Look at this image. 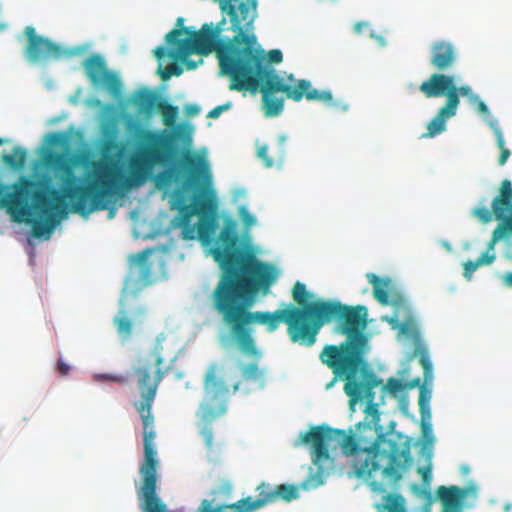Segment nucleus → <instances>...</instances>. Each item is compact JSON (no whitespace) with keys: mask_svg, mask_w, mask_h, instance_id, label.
Segmentation results:
<instances>
[{"mask_svg":"<svg viewBox=\"0 0 512 512\" xmlns=\"http://www.w3.org/2000/svg\"><path fill=\"white\" fill-rule=\"evenodd\" d=\"M181 73L182 68L176 63H171L166 66L164 70L160 71L161 78L164 81L170 79L172 76H179Z\"/></svg>","mask_w":512,"mask_h":512,"instance_id":"nucleus-35","label":"nucleus"},{"mask_svg":"<svg viewBox=\"0 0 512 512\" xmlns=\"http://www.w3.org/2000/svg\"><path fill=\"white\" fill-rule=\"evenodd\" d=\"M174 354L172 345L167 341L165 334L157 335L152 350L146 359L139 360L135 369L137 385L141 400L135 403V408L143 424L144 460L140 466L142 485L138 491L143 512H166V506L157 496V466L156 451L154 448V416L151 408L155 400L160 382L168 372L164 367L166 359Z\"/></svg>","mask_w":512,"mask_h":512,"instance_id":"nucleus-4","label":"nucleus"},{"mask_svg":"<svg viewBox=\"0 0 512 512\" xmlns=\"http://www.w3.org/2000/svg\"><path fill=\"white\" fill-rule=\"evenodd\" d=\"M457 59L455 46L449 41H436L431 46L430 64L439 72L449 70Z\"/></svg>","mask_w":512,"mask_h":512,"instance_id":"nucleus-16","label":"nucleus"},{"mask_svg":"<svg viewBox=\"0 0 512 512\" xmlns=\"http://www.w3.org/2000/svg\"><path fill=\"white\" fill-rule=\"evenodd\" d=\"M241 375L244 380H257L261 378L262 372L258 367L257 362H251L241 369Z\"/></svg>","mask_w":512,"mask_h":512,"instance_id":"nucleus-31","label":"nucleus"},{"mask_svg":"<svg viewBox=\"0 0 512 512\" xmlns=\"http://www.w3.org/2000/svg\"><path fill=\"white\" fill-rule=\"evenodd\" d=\"M382 508L387 512H406L405 500L400 494H387Z\"/></svg>","mask_w":512,"mask_h":512,"instance_id":"nucleus-29","label":"nucleus"},{"mask_svg":"<svg viewBox=\"0 0 512 512\" xmlns=\"http://www.w3.org/2000/svg\"><path fill=\"white\" fill-rule=\"evenodd\" d=\"M170 360H171V362L175 361L176 360V355H173V357Z\"/></svg>","mask_w":512,"mask_h":512,"instance_id":"nucleus-52","label":"nucleus"},{"mask_svg":"<svg viewBox=\"0 0 512 512\" xmlns=\"http://www.w3.org/2000/svg\"><path fill=\"white\" fill-rule=\"evenodd\" d=\"M27 37L25 56L28 61L36 63L48 59H59L64 55V50L50 39L37 35L32 26L25 27Z\"/></svg>","mask_w":512,"mask_h":512,"instance_id":"nucleus-13","label":"nucleus"},{"mask_svg":"<svg viewBox=\"0 0 512 512\" xmlns=\"http://www.w3.org/2000/svg\"><path fill=\"white\" fill-rule=\"evenodd\" d=\"M84 68L93 85L106 88L112 95L120 94L121 81L115 73L108 71L102 56L98 54L91 55L85 60Z\"/></svg>","mask_w":512,"mask_h":512,"instance_id":"nucleus-14","label":"nucleus"},{"mask_svg":"<svg viewBox=\"0 0 512 512\" xmlns=\"http://www.w3.org/2000/svg\"><path fill=\"white\" fill-rule=\"evenodd\" d=\"M177 171L174 168H170L164 172L158 174L156 181L159 187H169L177 177Z\"/></svg>","mask_w":512,"mask_h":512,"instance_id":"nucleus-33","label":"nucleus"},{"mask_svg":"<svg viewBox=\"0 0 512 512\" xmlns=\"http://www.w3.org/2000/svg\"><path fill=\"white\" fill-rule=\"evenodd\" d=\"M495 260L494 247L490 248V242L487 249L476 260H468L463 264V275L467 280L472 278L473 273L482 265H489Z\"/></svg>","mask_w":512,"mask_h":512,"instance_id":"nucleus-22","label":"nucleus"},{"mask_svg":"<svg viewBox=\"0 0 512 512\" xmlns=\"http://www.w3.org/2000/svg\"><path fill=\"white\" fill-rule=\"evenodd\" d=\"M32 229L27 237L29 246L35 245V240L45 241L49 240L58 226H31Z\"/></svg>","mask_w":512,"mask_h":512,"instance_id":"nucleus-27","label":"nucleus"},{"mask_svg":"<svg viewBox=\"0 0 512 512\" xmlns=\"http://www.w3.org/2000/svg\"><path fill=\"white\" fill-rule=\"evenodd\" d=\"M420 363L423 366V369L425 371V375H427L431 371V369H432V364H431L428 356L422 355L420 357Z\"/></svg>","mask_w":512,"mask_h":512,"instance_id":"nucleus-43","label":"nucleus"},{"mask_svg":"<svg viewBox=\"0 0 512 512\" xmlns=\"http://www.w3.org/2000/svg\"><path fill=\"white\" fill-rule=\"evenodd\" d=\"M497 144H498L499 148L501 149V154H500L498 162L500 165H504L506 163L508 157L510 156V151H509V149L504 148V139L500 132H498Z\"/></svg>","mask_w":512,"mask_h":512,"instance_id":"nucleus-37","label":"nucleus"},{"mask_svg":"<svg viewBox=\"0 0 512 512\" xmlns=\"http://www.w3.org/2000/svg\"><path fill=\"white\" fill-rule=\"evenodd\" d=\"M119 305L120 308L113 318V324L120 339L124 342L131 338L133 325L142 322L147 309L138 303V293L129 289L123 290Z\"/></svg>","mask_w":512,"mask_h":512,"instance_id":"nucleus-11","label":"nucleus"},{"mask_svg":"<svg viewBox=\"0 0 512 512\" xmlns=\"http://www.w3.org/2000/svg\"><path fill=\"white\" fill-rule=\"evenodd\" d=\"M359 341L341 343L340 345H326L319 355L323 364L328 366L334 377L326 384V389L334 386L337 380H344V392L350 398V406L357 403L361 395V387L371 385L372 379L368 372L371 366L362 357Z\"/></svg>","mask_w":512,"mask_h":512,"instance_id":"nucleus-6","label":"nucleus"},{"mask_svg":"<svg viewBox=\"0 0 512 512\" xmlns=\"http://www.w3.org/2000/svg\"><path fill=\"white\" fill-rule=\"evenodd\" d=\"M171 49L168 50L167 48H165L164 46H158L155 50H154V55L157 59H162L163 57H165L166 55L169 56V53L173 50V47L170 45Z\"/></svg>","mask_w":512,"mask_h":512,"instance_id":"nucleus-42","label":"nucleus"},{"mask_svg":"<svg viewBox=\"0 0 512 512\" xmlns=\"http://www.w3.org/2000/svg\"><path fill=\"white\" fill-rule=\"evenodd\" d=\"M6 141H7L6 139L0 138V146L3 145L4 143H6Z\"/></svg>","mask_w":512,"mask_h":512,"instance_id":"nucleus-50","label":"nucleus"},{"mask_svg":"<svg viewBox=\"0 0 512 512\" xmlns=\"http://www.w3.org/2000/svg\"><path fill=\"white\" fill-rule=\"evenodd\" d=\"M368 375L372 383L361 387L357 402L366 400L365 413L372 416L370 423L359 422L356 434L352 430L346 434L343 429L319 425L301 435V440L311 446L312 461L319 467L330 460L329 447L340 446L344 455L356 456L354 469L357 477L371 476L373 472L382 470L384 477L396 482L412 463L410 444L407 440L403 441L399 434L387 437L378 433L381 429L378 424L380 413L375 403L374 389L382 384V380L372 368Z\"/></svg>","mask_w":512,"mask_h":512,"instance_id":"nucleus-2","label":"nucleus"},{"mask_svg":"<svg viewBox=\"0 0 512 512\" xmlns=\"http://www.w3.org/2000/svg\"><path fill=\"white\" fill-rule=\"evenodd\" d=\"M38 183L26 176H21L12 185V191L7 186L0 184V203L7 206L11 211H23L30 200L35 203L45 201V195L37 189Z\"/></svg>","mask_w":512,"mask_h":512,"instance_id":"nucleus-12","label":"nucleus"},{"mask_svg":"<svg viewBox=\"0 0 512 512\" xmlns=\"http://www.w3.org/2000/svg\"><path fill=\"white\" fill-rule=\"evenodd\" d=\"M28 152L24 147L15 146L12 149V153H6L3 151L1 154L2 163L15 171H21L24 169L27 162Z\"/></svg>","mask_w":512,"mask_h":512,"instance_id":"nucleus-20","label":"nucleus"},{"mask_svg":"<svg viewBox=\"0 0 512 512\" xmlns=\"http://www.w3.org/2000/svg\"><path fill=\"white\" fill-rule=\"evenodd\" d=\"M230 106H231V103H226V104H223V105L216 106L212 110L209 111L207 117L216 119V118H218L221 115V113L223 111L229 109Z\"/></svg>","mask_w":512,"mask_h":512,"instance_id":"nucleus-39","label":"nucleus"},{"mask_svg":"<svg viewBox=\"0 0 512 512\" xmlns=\"http://www.w3.org/2000/svg\"><path fill=\"white\" fill-rule=\"evenodd\" d=\"M92 203L97 209H105L108 203V194L103 189H95L91 191Z\"/></svg>","mask_w":512,"mask_h":512,"instance_id":"nucleus-32","label":"nucleus"},{"mask_svg":"<svg viewBox=\"0 0 512 512\" xmlns=\"http://www.w3.org/2000/svg\"><path fill=\"white\" fill-rule=\"evenodd\" d=\"M224 224L232 225V224H237V222H236V220L227 218V219L224 220Z\"/></svg>","mask_w":512,"mask_h":512,"instance_id":"nucleus-47","label":"nucleus"},{"mask_svg":"<svg viewBox=\"0 0 512 512\" xmlns=\"http://www.w3.org/2000/svg\"><path fill=\"white\" fill-rule=\"evenodd\" d=\"M470 103L472 105H475L480 113H482V114L489 113L487 105L479 98L478 95L471 97Z\"/></svg>","mask_w":512,"mask_h":512,"instance_id":"nucleus-38","label":"nucleus"},{"mask_svg":"<svg viewBox=\"0 0 512 512\" xmlns=\"http://www.w3.org/2000/svg\"><path fill=\"white\" fill-rule=\"evenodd\" d=\"M364 25V23H356L354 26L355 31L360 32Z\"/></svg>","mask_w":512,"mask_h":512,"instance_id":"nucleus-46","label":"nucleus"},{"mask_svg":"<svg viewBox=\"0 0 512 512\" xmlns=\"http://www.w3.org/2000/svg\"><path fill=\"white\" fill-rule=\"evenodd\" d=\"M419 90L426 98L445 96L446 102L453 99L455 103L454 111L456 112L460 103V96L467 97L470 102L471 97L477 95L472 92L471 87L468 85L457 87L454 76L439 72L432 73L428 79L423 81L419 86Z\"/></svg>","mask_w":512,"mask_h":512,"instance_id":"nucleus-10","label":"nucleus"},{"mask_svg":"<svg viewBox=\"0 0 512 512\" xmlns=\"http://www.w3.org/2000/svg\"><path fill=\"white\" fill-rule=\"evenodd\" d=\"M133 226L134 239L154 241L155 246L129 256L130 276L135 274L140 287L154 282L157 266L166 274V264L173 258L175 240L172 228H182V238L198 240L221 269L219 281L210 300L221 317L225 331L220 335L224 345H233L238 334H243L247 320L259 292L266 295L277 281L280 270L270 262L259 260L250 238L240 234L237 226Z\"/></svg>","mask_w":512,"mask_h":512,"instance_id":"nucleus-1","label":"nucleus"},{"mask_svg":"<svg viewBox=\"0 0 512 512\" xmlns=\"http://www.w3.org/2000/svg\"><path fill=\"white\" fill-rule=\"evenodd\" d=\"M238 217L242 224H255L256 217L248 210L245 205L238 207Z\"/></svg>","mask_w":512,"mask_h":512,"instance_id":"nucleus-36","label":"nucleus"},{"mask_svg":"<svg viewBox=\"0 0 512 512\" xmlns=\"http://www.w3.org/2000/svg\"><path fill=\"white\" fill-rule=\"evenodd\" d=\"M429 398L426 397V392L423 387H421L420 395H419V408L421 412V430L422 437L427 443H432L434 440V436L432 433V426L429 421H426V417L430 418V410L428 407Z\"/></svg>","mask_w":512,"mask_h":512,"instance_id":"nucleus-21","label":"nucleus"},{"mask_svg":"<svg viewBox=\"0 0 512 512\" xmlns=\"http://www.w3.org/2000/svg\"><path fill=\"white\" fill-rule=\"evenodd\" d=\"M156 108L162 113L163 124L173 129L170 132L143 130L140 133L138 149L129 161L131 177L137 182H143L156 165L172 162L181 153L182 147L185 167L191 177L197 179L200 168H206L207 165L205 159L189 150L193 142V127L187 123L176 125L177 106L159 101Z\"/></svg>","mask_w":512,"mask_h":512,"instance_id":"nucleus-5","label":"nucleus"},{"mask_svg":"<svg viewBox=\"0 0 512 512\" xmlns=\"http://www.w3.org/2000/svg\"><path fill=\"white\" fill-rule=\"evenodd\" d=\"M371 488L374 490V491H378L380 490V483L376 482V481H372L371 482Z\"/></svg>","mask_w":512,"mask_h":512,"instance_id":"nucleus-45","label":"nucleus"},{"mask_svg":"<svg viewBox=\"0 0 512 512\" xmlns=\"http://www.w3.org/2000/svg\"><path fill=\"white\" fill-rule=\"evenodd\" d=\"M239 387H240V383L239 382L235 383L233 386V391L236 392L239 389Z\"/></svg>","mask_w":512,"mask_h":512,"instance_id":"nucleus-48","label":"nucleus"},{"mask_svg":"<svg viewBox=\"0 0 512 512\" xmlns=\"http://www.w3.org/2000/svg\"><path fill=\"white\" fill-rule=\"evenodd\" d=\"M287 137L285 135L279 136V151L275 157L268 155V146L266 144L259 145L257 148V157L262 160L267 168H271L276 164H281L285 156V142Z\"/></svg>","mask_w":512,"mask_h":512,"instance_id":"nucleus-23","label":"nucleus"},{"mask_svg":"<svg viewBox=\"0 0 512 512\" xmlns=\"http://www.w3.org/2000/svg\"><path fill=\"white\" fill-rule=\"evenodd\" d=\"M33 257H34V256H33V251L31 250V252H30V261H31V262H33Z\"/></svg>","mask_w":512,"mask_h":512,"instance_id":"nucleus-51","label":"nucleus"},{"mask_svg":"<svg viewBox=\"0 0 512 512\" xmlns=\"http://www.w3.org/2000/svg\"><path fill=\"white\" fill-rule=\"evenodd\" d=\"M431 452L428 453L427 455V459H428V463L426 466H423V467H419L417 469V472L421 475L422 477V481H423V484L424 485H429L430 482H431V479H432V473H431V470H432V464H431Z\"/></svg>","mask_w":512,"mask_h":512,"instance_id":"nucleus-34","label":"nucleus"},{"mask_svg":"<svg viewBox=\"0 0 512 512\" xmlns=\"http://www.w3.org/2000/svg\"><path fill=\"white\" fill-rule=\"evenodd\" d=\"M467 494V489L455 485L449 487L442 485L436 490V495L443 506L442 512H461Z\"/></svg>","mask_w":512,"mask_h":512,"instance_id":"nucleus-17","label":"nucleus"},{"mask_svg":"<svg viewBox=\"0 0 512 512\" xmlns=\"http://www.w3.org/2000/svg\"><path fill=\"white\" fill-rule=\"evenodd\" d=\"M257 47H259L262 51H263V54H264V63L265 65H268L270 68H272L275 73L282 79V82L286 85H289V84H295L297 83L298 81H300L301 79H295L294 75L293 74H290L288 77H287V81L284 80L283 77H281L278 72L276 71L275 68H273L271 66V64H278V63H281L282 60H283V54L282 52L279 50V49H272L270 50L267 54L265 53V51L259 46L257 45V43L255 44Z\"/></svg>","mask_w":512,"mask_h":512,"instance_id":"nucleus-26","label":"nucleus"},{"mask_svg":"<svg viewBox=\"0 0 512 512\" xmlns=\"http://www.w3.org/2000/svg\"><path fill=\"white\" fill-rule=\"evenodd\" d=\"M172 207L179 212L180 219L172 220L171 224H190V219L198 215L196 224H217L212 217L213 204L204 196H194L190 201L184 188H177L172 195Z\"/></svg>","mask_w":512,"mask_h":512,"instance_id":"nucleus-9","label":"nucleus"},{"mask_svg":"<svg viewBox=\"0 0 512 512\" xmlns=\"http://www.w3.org/2000/svg\"><path fill=\"white\" fill-rule=\"evenodd\" d=\"M471 215L479 222L488 224H512V183L504 179L491 201L481 198L471 210Z\"/></svg>","mask_w":512,"mask_h":512,"instance_id":"nucleus-8","label":"nucleus"},{"mask_svg":"<svg viewBox=\"0 0 512 512\" xmlns=\"http://www.w3.org/2000/svg\"><path fill=\"white\" fill-rule=\"evenodd\" d=\"M159 98L153 91L141 89L134 93L133 102L143 111H151L156 108Z\"/></svg>","mask_w":512,"mask_h":512,"instance_id":"nucleus-24","label":"nucleus"},{"mask_svg":"<svg viewBox=\"0 0 512 512\" xmlns=\"http://www.w3.org/2000/svg\"><path fill=\"white\" fill-rule=\"evenodd\" d=\"M419 385V378L412 380L410 383L404 384L400 379L391 377L387 380L384 389H386L389 393L396 395L398 392L402 391L406 387L413 388Z\"/></svg>","mask_w":512,"mask_h":512,"instance_id":"nucleus-30","label":"nucleus"},{"mask_svg":"<svg viewBox=\"0 0 512 512\" xmlns=\"http://www.w3.org/2000/svg\"><path fill=\"white\" fill-rule=\"evenodd\" d=\"M367 308L362 305L348 306L337 300L318 299L306 309L289 304L274 312L252 311L244 323L243 334H238L232 346L242 354L259 358L260 351L254 339V324L266 325L267 331H275L281 322L287 325V334L293 343L311 347L315 344L320 329L332 320H337L341 332L347 335L344 343L359 341L362 357H365L366 337L361 331L367 325Z\"/></svg>","mask_w":512,"mask_h":512,"instance_id":"nucleus-3","label":"nucleus"},{"mask_svg":"<svg viewBox=\"0 0 512 512\" xmlns=\"http://www.w3.org/2000/svg\"><path fill=\"white\" fill-rule=\"evenodd\" d=\"M43 164L48 170H52L60 174L59 178L63 186V190L67 194H71L76 189V177L70 160L63 153L48 151L44 154Z\"/></svg>","mask_w":512,"mask_h":512,"instance_id":"nucleus-15","label":"nucleus"},{"mask_svg":"<svg viewBox=\"0 0 512 512\" xmlns=\"http://www.w3.org/2000/svg\"><path fill=\"white\" fill-rule=\"evenodd\" d=\"M183 19L182 18H179L178 19V23H182Z\"/></svg>","mask_w":512,"mask_h":512,"instance_id":"nucleus-53","label":"nucleus"},{"mask_svg":"<svg viewBox=\"0 0 512 512\" xmlns=\"http://www.w3.org/2000/svg\"><path fill=\"white\" fill-rule=\"evenodd\" d=\"M190 111L191 112H198V108L196 106H192Z\"/></svg>","mask_w":512,"mask_h":512,"instance_id":"nucleus-49","label":"nucleus"},{"mask_svg":"<svg viewBox=\"0 0 512 512\" xmlns=\"http://www.w3.org/2000/svg\"><path fill=\"white\" fill-rule=\"evenodd\" d=\"M385 510L382 508V510H379L378 512H384Z\"/></svg>","mask_w":512,"mask_h":512,"instance_id":"nucleus-54","label":"nucleus"},{"mask_svg":"<svg viewBox=\"0 0 512 512\" xmlns=\"http://www.w3.org/2000/svg\"><path fill=\"white\" fill-rule=\"evenodd\" d=\"M219 368L211 365L204 379L205 397L200 403L198 416L203 424L201 435L205 445L211 449L213 446V431L211 424L227 411V395L229 387L218 377Z\"/></svg>","mask_w":512,"mask_h":512,"instance_id":"nucleus-7","label":"nucleus"},{"mask_svg":"<svg viewBox=\"0 0 512 512\" xmlns=\"http://www.w3.org/2000/svg\"><path fill=\"white\" fill-rule=\"evenodd\" d=\"M102 378L118 384H125L127 382V377L123 375H103Z\"/></svg>","mask_w":512,"mask_h":512,"instance_id":"nucleus-41","label":"nucleus"},{"mask_svg":"<svg viewBox=\"0 0 512 512\" xmlns=\"http://www.w3.org/2000/svg\"><path fill=\"white\" fill-rule=\"evenodd\" d=\"M70 366L66 364L62 359L57 362V371L61 376H66L70 372Z\"/></svg>","mask_w":512,"mask_h":512,"instance_id":"nucleus-40","label":"nucleus"},{"mask_svg":"<svg viewBox=\"0 0 512 512\" xmlns=\"http://www.w3.org/2000/svg\"><path fill=\"white\" fill-rule=\"evenodd\" d=\"M454 100L451 99L438 110L437 114L427 124V132L423 135L424 137L432 138L446 129V121L456 115L454 111Z\"/></svg>","mask_w":512,"mask_h":512,"instance_id":"nucleus-18","label":"nucleus"},{"mask_svg":"<svg viewBox=\"0 0 512 512\" xmlns=\"http://www.w3.org/2000/svg\"><path fill=\"white\" fill-rule=\"evenodd\" d=\"M509 235H512V226H496L490 239V248H493L499 240ZM501 279L506 287H512V272L503 274Z\"/></svg>","mask_w":512,"mask_h":512,"instance_id":"nucleus-25","label":"nucleus"},{"mask_svg":"<svg viewBox=\"0 0 512 512\" xmlns=\"http://www.w3.org/2000/svg\"><path fill=\"white\" fill-rule=\"evenodd\" d=\"M368 282L373 286V296L382 305H389V291L392 287L390 278H381L376 274L369 272L366 274Z\"/></svg>","mask_w":512,"mask_h":512,"instance_id":"nucleus-19","label":"nucleus"},{"mask_svg":"<svg viewBox=\"0 0 512 512\" xmlns=\"http://www.w3.org/2000/svg\"><path fill=\"white\" fill-rule=\"evenodd\" d=\"M292 297L298 304L299 309H306L312 303H308L311 293L307 291L306 285L299 281H297L293 286Z\"/></svg>","mask_w":512,"mask_h":512,"instance_id":"nucleus-28","label":"nucleus"},{"mask_svg":"<svg viewBox=\"0 0 512 512\" xmlns=\"http://www.w3.org/2000/svg\"><path fill=\"white\" fill-rule=\"evenodd\" d=\"M24 224H35V225H38V224H60L59 221H56V220H37V219H25L24 220Z\"/></svg>","mask_w":512,"mask_h":512,"instance_id":"nucleus-44","label":"nucleus"}]
</instances>
